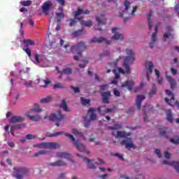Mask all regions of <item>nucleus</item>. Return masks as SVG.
<instances>
[{"label": "nucleus", "mask_w": 179, "mask_h": 179, "mask_svg": "<svg viewBox=\"0 0 179 179\" xmlns=\"http://www.w3.org/2000/svg\"><path fill=\"white\" fill-rule=\"evenodd\" d=\"M112 156H115V157H118V159H120V160H124V156H122V155H120L118 152H116L115 154H112Z\"/></svg>", "instance_id": "nucleus-51"}, {"label": "nucleus", "mask_w": 179, "mask_h": 179, "mask_svg": "<svg viewBox=\"0 0 179 179\" xmlns=\"http://www.w3.org/2000/svg\"><path fill=\"white\" fill-rule=\"evenodd\" d=\"M50 166H52V167H61L62 166H66V163L62 160H59L55 162L50 164Z\"/></svg>", "instance_id": "nucleus-27"}, {"label": "nucleus", "mask_w": 179, "mask_h": 179, "mask_svg": "<svg viewBox=\"0 0 179 179\" xmlns=\"http://www.w3.org/2000/svg\"><path fill=\"white\" fill-rule=\"evenodd\" d=\"M155 153H156V155H157L158 157H159V158L162 157V152H161L160 150L156 149Z\"/></svg>", "instance_id": "nucleus-64"}, {"label": "nucleus", "mask_w": 179, "mask_h": 179, "mask_svg": "<svg viewBox=\"0 0 179 179\" xmlns=\"http://www.w3.org/2000/svg\"><path fill=\"white\" fill-rule=\"evenodd\" d=\"M53 6H54V4L52 3V2L51 1L48 0V1H45L41 6L43 12H44V13L50 12V10H51V9H52Z\"/></svg>", "instance_id": "nucleus-9"}, {"label": "nucleus", "mask_w": 179, "mask_h": 179, "mask_svg": "<svg viewBox=\"0 0 179 179\" xmlns=\"http://www.w3.org/2000/svg\"><path fill=\"white\" fill-rule=\"evenodd\" d=\"M26 139H28L29 141H31L33 139H36V136L33 134H27L26 136Z\"/></svg>", "instance_id": "nucleus-54"}, {"label": "nucleus", "mask_w": 179, "mask_h": 179, "mask_svg": "<svg viewBox=\"0 0 179 179\" xmlns=\"http://www.w3.org/2000/svg\"><path fill=\"white\" fill-rule=\"evenodd\" d=\"M24 85L26 87H33V82L31 80L25 82Z\"/></svg>", "instance_id": "nucleus-52"}, {"label": "nucleus", "mask_w": 179, "mask_h": 179, "mask_svg": "<svg viewBox=\"0 0 179 179\" xmlns=\"http://www.w3.org/2000/svg\"><path fill=\"white\" fill-rule=\"evenodd\" d=\"M34 62L36 64H40V58L38 54L35 55Z\"/></svg>", "instance_id": "nucleus-50"}, {"label": "nucleus", "mask_w": 179, "mask_h": 179, "mask_svg": "<svg viewBox=\"0 0 179 179\" xmlns=\"http://www.w3.org/2000/svg\"><path fill=\"white\" fill-rule=\"evenodd\" d=\"M23 51L27 54L29 58H31V50L29 48H23Z\"/></svg>", "instance_id": "nucleus-46"}, {"label": "nucleus", "mask_w": 179, "mask_h": 179, "mask_svg": "<svg viewBox=\"0 0 179 179\" xmlns=\"http://www.w3.org/2000/svg\"><path fill=\"white\" fill-rule=\"evenodd\" d=\"M126 54L127 57L124 59V72L126 73H131V68L129 67V62H134L135 61V52L131 49H127L126 50Z\"/></svg>", "instance_id": "nucleus-1"}, {"label": "nucleus", "mask_w": 179, "mask_h": 179, "mask_svg": "<svg viewBox=\"0 0 179 179\" xmlns=\"http://www.w3.org/2000/svg\"><path fill=\"white\" fill-rule=\"evenodd\" d=\"M85 127L89 128L90 127V120H86V117H85Z\"/></svg>", "instance_id": "nucleus-63"}, {"label": "nucleus", "mask_w": 179, "mask_h": 179, "mask_svg": "<svg viewBox=\"0 0 179 179\" xmlns=\"http://www.w3.org/2000/svg\"><path fill=\"white\" fill-rule=\"evenodd\" d=\"M120 28H113L112 33H115V35L112 36V40H124V35L117 32H115L117 30H119Z\"/></svg>", "instance_id": "nucleus-14"}, {"label": "nucleus", "mask_w": 179, "mask_h": 179, "mask_svg": "<svg viewBox=\"0 0 179 179\" xmlns=\"http://www.w3.org/2000/svg\"><path fill=\"white\" fill-rule=\"evenodd\" d=\"M145 83H140V86L141 87H137L134 89V92L136 93L138 92H139V90H141V87H143V86H145Z\"/></svg>", "instance_id": "nucleus-55"}, {"label": "nucleus", "mask_w": 179, "mask_h": 179, "mask_svg": "<svg viewBox=\"0 0 179 179\" xmlns=\"http://www.w3.org/2000/svg\"><path fill=\"white\" fill-rule=\"evenodd\" d=\"M88 113H90V119L92 121H94L95 120H97V115H96V109L91 108L89 109Z\"/></svg>", "instance_id": "nucleus-29"}, {"label": "nucleus", "mask_w": 179, "mask_h": 179, "mask_svg": "<svg viewBox=\"0 0 179 179\" xmlns=\"http://www.w3.org/2000/svg\"><path fill=\"white\" fill-rule=\"evenodd\" d=\"M30 172V169L26 167H14L13 171V177L16 179H23L24 176H27Z\"/></svg>", "instance_id": "nucleus-3"}, {"label": "nucleus", "mask_w": 179, "mask_h": 179, "mask_svg": "<svg viewBox=\"0 0 179 179\" xmlns=\"http://www.w3.org/2000/svg\"><path fill=\"white\" fill-rule=\"evenodd\" d=\"M52 101V96H48L45 98L41 99L40 103L46 104L47 103H51Z\"/></svg>", "instance_id": "nucleus-32"}, {"label": "nucleus", "mask_w": 179, "mask_h": 179, "mask_svg": "<svg viewBox=\"0 0 179 179\" xmlns=\"http://www.w3.org/2000/svg\"><path fill=\"white\" fill-rule=\"evenodd\" d=\"M116 138H127V133L125 131H118Z\"/></svg>", "instance_id": "nucleus-39"}, {"label": "nucleus", "mask_w": 179, "mask_h": 179, "mask_svg": "<svg viewBox=\"0 0 179 179\" xmlns=\"http://www.w3.org/2000/svg\"><path fill=\"white\" fill-rule=\"evenodd\" d=\"M166 131H167V128L166 127L163 129H160L159 135H161V136H164V138H167V134H166Z\"/></svg>", "instance_id": "nucleus-41"}, {"label": "nucleus", "mask_w": 179, "mask_h": 179, "mask_svg": "<svg viewBox=\"0 0 179 179\" xmlns=\"http://www.w3.org/2000/svg\"><path fill=\"white\" fill-rule=\"evenodd\" d=\"M113 93L116 96V97H120V96H121V93L120 92V91H118V90H117V88L113 89Z\"/></svg>", "instance_id": "nucleus-57"}, {"label": "nucleus", "mask_w": 179, "mask_h": 179, "mask_svg": "<svg viewBox=\"0 0 179 179\" xmlns=\"http://www.w3.org/2000/svg\"><path fill=\"white\" fill-rule=\"evenodd\" d=\"M41 111H43V109L39 108H35L29 110L28 114H33V113H41Z\"/></svg>", "instance_id": "nucleus-37"}, {"label": "nucleus", "mask_w": 179, "mask_h": 179, "mask_svg": "<svg viewBox=\"0 0 179 179\" xmlns=\"http://www.w3.org/2000/svg\"><path fill=\"white\" fill-rule=\"evenodd\" d=\"M26 115H27V117H28V118L29 120H31V121H34L35 122H38L41 121V116H40V115L34 116V115H31L29 113H27Z\"/></svg>", "instance_id": "nucleus-26"}, {"label": "nucleus", "mask_w": 179, "mask_h": 179, "mask_svg": "<svg viewBox=\"0 0 179 179\" xmlns=\"http://www.w3.org/2000/svg\"><path fill=\"white\" fill-rule=\"evenodd\" d=\"M113 72L115 75V79H120V73H122L123 75L125 73V70L120 68V67H116L113 70Z\"/></svg>", "instance_id": "nucleus-15"}, {"label": "nucleus", "mask_w": 179, "mask_h": 179, "mask_svg": "<svg viewBox=\"0 0 179 179\" xmlns=\"http://www.w3.org/2000/svg\"><path fill=\"white\" fill-rule=\"evenodd\" d=\"M146 64L148 65V71H147L146 73V78H147V80H150V77L149 76V73H152V72H153V62H148V63H146Z\"/></svg>", "instance_id": "nucleus-21"}, {"label": "nucleus", "mask_w": 179, "mask_h": 179, "mask_svg": "<svg viewBox=\"0 0 179 179\" xmlns=\"http://www.w3.org/2000/svg\"><path fill=\"white\" fill-rule=\"evenodd\" d=\"M166 120L169 121V122H173V113H171V110H169L166 113Z\"/></svg>", "instance_id": "nucleus-34"}, {"label": "nucleus", "mask_w": 179, "mask_h": 179, "mask_svg": "<svg viewBox=\"0 0 179 179\" xmlns=\"http://www.w3.org/2000/svg\"><path fill=\"white\" fill-rule=\"evenodd\" d=\"M98 24H106V20L103 21L99 17H96Z\"/></svg>", "instance_id": "nucleus-53"}, {"label": "nucleus", "mask_w": 179, "mask_h": 179, "mask_svg": "<svg viewBox=\"0 0 179 179\" xmlns=\"http://www.w3.org/2000/svg\"><path fill=\"white\" fill-rule=\"evenodd\" d=\"M163 164H169V166H173L174 167L175 170L177 171V173H179V163L176 162H172L171 163H169V161H163Z\"/></svg>", "instance_id": "nucleus-25"}, {"label": "nucleus", "mask_w": 179, "mask_h": 179, "mask_svg": "<svg viewBox=\"0 0 179 179\" xmlns=\"http://www.w3.org/2000/svg\"><path fill=\"white\" fill-rule=\"evenodd\" d=\"M157 89H156V85L153 84L151 91L149 93L150 97H153L154 94H156Z\"/></svg>", "instance_id": "nucleus-40"}, {"label": "nucleus", "mask_w": 179, "mask_h": 179, "mask_svg": "<svg viewBox=\"0 0 179 179\" xmlns=\"http://www.w3.org/2000/svg\"><path fill=\"white\" fill-rule=\"evenodd\" d=\"M65 131H58L54 134H48V136H49L50 138H52L53 136H58L59 135H62V134H64Z\"/></svg>", "instance_id": "nucleus-45"}, {"label": "nucleus", "mask_w": 179, "mask_h": 179, "mask_svg": "<svg viewBox=\"0 0 179 179\" xmlns=\"http://www.w3.org/2000/svg\"><path fill=\"white\" fill-rule=\"evenodd\" d=\"M53 89H65V86L62 85L61 83H57L53 85Z\"/></svg>", "instance_id": "nucleus-42"}, {"label": "nucleus", "mask_w": 179, "mask_h": 179, "mask_svg": "<svg viewBox=\"0 0 179 179\" xmlns=\"http://www.w3.org/2000/svg\"><path fill=\"white\" fill-rule=\"evenodd\" d=\"M44 120H50V121L56 122L55 125L59 127L61 122L65 120V115H62L61 110H59L57 114L52 113L50 115H45Z\"/></svg>", "instance_id": "nucleus-2"}, {"label": "nucleus", "mask_w": 179, "mask_h": 179, "mask_svg": "<svg viewBox=\"0 0 179 179\" xmlns=\"http://www.w3.org/2000/svg\"><path fill=\"white\" fill-rule=\"evenodd\" d=\"M101 108H104V106H100L97 108L98 112L101 115H105V114H108V113H113L114 111V108H107L105 110H101Z\"/></svg>", "instance_id": "nucleus-22"}, {"label": "nucleus", "mask_w": 179, "mask_h": 179, "mask_svg": "<svg viewBox=\"0 0 179 179\" xmlns=\"http://www.w3.org/2000/svg\"><path fill=\"white\" fill-rule=\"evenodd\" d=\"M60 108H63L64 111H68V106L66 105V100H62V103L60 104Z\"/></svg>", "instance_id": "nucleus-38"}, {"label": "nucleus", "mask_w": 179, "mask_h": 179, "mask_svg": "<svg viewBox=\"0 0 179 179\" xmlns=\"http://www.w3.org/2000/svg\"><path fill=\"white\" fill-rule=\"evenodd\" d=\"M145 99H146V96H145V95L137 96L136 103L138 110H141V107L142 106V101H143Z\"/></svg>", "instance_id": "nucleus-19"}, {"label": "nucleus", "mask_w": 179, "mask_h": 179, "mask_svg": "<svg viewBox=\"0 0 179 179\" xmlns=\"http://www.w3.org/2000/svg\"><path fill=\"white\" fill-rule=\"evenodd\" d=\"M24 121V117L22 116H13L9 120V122L12 124H15L16 122H23Z\"/></svg>", "instance_id": "nucleus-18"}, {"label": "nucleus", "mask_w": 179, "mask_h": 179, "mask_svg": "<svg viewBox=\"0 0 179 179\" xmlns=\"http://www.w3.org/2000/svg\"><path fill=\"white\" fill-rule=\"evenodd\" d=\"M24 47H29V45H34V41L31 39H24L22 41Z\"/></svg>", "instance_id": "nucleus-33"}, {"label": "nucleus", "mask_w": 179, "mask_h": 179, "mask_svg": "<svg viewBox=\"0 0 179 179\" xmlns=\"http://www.w3.org/2000/svg\"><path fill=\"white\" fill-rule=\"evenodd\" d=\"M64 135L65 136H67L68 138H69L71 141H72V142H75V137L72 134H64Z\"/></svg>", "instance_id": "nucleus-59"}, {"label": "nucleus", "mask_w": 179, "mask_h": 179, "mask_svg": "<svg viewBox=\"0 0 179 179\" xmlns=\"http://www.w3.org/2000/svg\"><path fill=\"white\" fill-rule=\"evenodd\" d=\"M90 43H98L99 44H101V43H105V44L108 45L110 44V41L103 37H100V38L94 37L90 41Z\"/></svg>", "instance_id": "nucleus-13"}, {"label": "nucleus", "mask_w": 179, "mask_h": 179, "mask_svg": "<svg viewBox=\"0 0 179 179\" xmlns=\"http://www.w3.org/2000/svg\"><path fill=\"white\" fill-rule=\"evenodd\" d=\"M166 30L168 32L164 34V38H171L173 40V38H174V34L170 33V31H173V28L169 26L166 27Z\"/></svg>", "instance_id": "nucleus-23"}, {"label": "nucleus", "mask_w": 179, "mask_h": 179, "mask_svg": "<svg viewBox=\"0 0 179 179\" xmlns=\"http://www.w3.org/2000/svg\"><path fill=\"white\" fill-rule=\"evenodd\" d=\"M101 96L102 97L103 103H105V104H108L110 101H108L110 97H111V92H103L100 91Z\"/></svg>", "instance_id": "nucleus-10"}, {"label": "nucleus", "mask_w": 179, "mask_h": 179, "mask_svg": "<svg viewBox=\"0 0 179 179\" xmlns=\"http://www.w3.org/2000/svg\"><path fill=\"white\" fill-rule=\"evenodd\" d=\"M153 16V11L150 10L148 15H147L148 22V29L150 30L153 26V22H152V17Z\"/></svg>", "instance_id": "nucleus-28"}, {"label": "nucleus", "mask_w": 179, "mask_h": 179, "mask_svg": "<svg viewBox=\"0 0 179 179\" xmlns=\"http://www.w3.org/2000/svg\"><path fill=\"white\" fill-rule=\"evenodd\" d=\"M171 142H172V143H175V145H179V138H171Z\"/></svg>", "instance_id": "nucleus-61"}, {"label": "nucleus", "mask_w": 179, "mask_h": 179, "mask_svg": "<svg viewBox=\"0 0 179 179\" xmlns=\"http://www.w3.org/2000/svg\"><path fill=\"white\" fill-rule=\"evenodd\" d=\"M120 145L125 146L126 149L131 150V149H136V145L132 143V139L131 138H127L126 140H123L120 142Z\"/></svg>", "instance_id": "nucleus-7"}, {"label": "nucleus", "mask_w": 179, "mask_h": 179, "mask_svg": "<svg viewBox=\"0 0 179 179\" xmlns=\"http://www.w3.org/2000/svg\"><path fill=\"white\" fill-rule=\"evenodd\" d=\"M90 10H83L82 9H80V8H78L77 9V10L75 12V14H74V17H77V16H80V15H90Z\"/></svg>", "instance_id": "nucleus-20"}, {"label": "nucleus", "mask_w": 179, "mask_h": 179, "mask_svg": "<svg viewBox=\"0 0 179 179\" xmlns=\"http://www.w3.org/2000/svg\"><path fill=\"white\" fill-rule=\"evenodd\" d=\"M100 90H108V85H102L99 86Z\"/></svg>", "instance_id": "nucleus-60"}, {"label": "nucleus", "mask_w": 179, "mask_h": 179, "mask_svg": "<svg viewBox=\"0 0 179 179\" xmlns=\"http://www.w3.org/2000/svg\"><path fill=\"white\" fill-rule=\"evenodd\" d=\"M72 132L73 134V135L78 136H83V133L82 132H79V131H78V129H72Z\"/></svg>", "instance_id": "nucleus-44"}, {"label": "nucleus", "mask_w": 179, "mask_h": 179, "mask_svg": "<svg viewBox=\"0 0 179 179\" xmlns=\"http://www.w3.org/2000/svg\"><path fill=\"white\" fill-rule=\"evenodd\" d=\"M84 34H86V31H85V29H79L73 32L72 36L73 37H78L79 36H83Z\"/></svg>", "instance_id": "nucleus-30"}, {"label": "nucleus", "mask_w": 179, "mask_h": 179, "mask_svg": "<svg viewBox=\"0 0 179 179\" xmlns=\"http://www.w3.org/2000/svg\"><path fill=\"white\" fill-rule=\"evenodd\" d=\"M70 87H71V89H73V90L74 91V93H80V90H79V88H78L76 87L71 86Z\"/></svg>", "instance_id": "nucleus-62"}, {"label": "nucleus", "mask_w": 179, "mask_h": 179, "mask_svg": "<svg viewBox=\"0 0 179 179\" xmlns=\"http://www.w3.org/2000/svg\"><path fill=\"white\" fill-rule=\"evenodd\" d=\"M121 128H122V125L121 124H115L113 126H110L108 127V129H110V130H118V129H121Z\"/></svg>", "instance_id": "nucleus-35"}, {"label": "nucleus", "mask_w": 179, "mask_h": 179, "mask_svg": "<svg viewBox=\"0 0 179 179\" xmlns=\"http://www.w3.org/2000/svg\"><path fill=\"white\" fill-rule=\"evenodd\" d=\"M21 5L22 6H30V5H31V1H23L20 2Z\"/></svg>", "instance_id": "nucleus-47"}, {"label": "nucleus", "mask_w": 179, "mask_h": 179, "mask_svg": "<svg viewBox=\"0 0 179 179\" xmlns=\"http://www.w3.org/2000/svg\"><path fill=\"white\" fill-rule=\"evenodd\" d=\"M124 10H123V13H128V17H134V13L136 12L138 10V7L135 6L133 7V10H129V8H131V2L128 1L127 0L124 1Z\"/></svg>", "instance_id": "nucleus-5"}, {"label": "nucleus", "mask_w": 179, "mask_h": 179, "mask_svg": "<svg viewBox=\"0 0 179 179\" xmlns=\"http://www.w3.org/2000/svg\"><path fill=\"white\" fill-rule=\"evenodd\" d=\"M86 48H87V45L85 42H80L77 45L72 46L71 51L73 54H77L78 57H82V52L85 51Z\"/></svg>", "instance_id": "nucleus-4"}, {"label": "nucleus", "mask_w": 179, "mask_h": 179, "mask_svg": "<svg viewBox=\"0 0 179 179\" xmlns=\"http://www.w3.org/2000/svg\"><path fill=\"white\" fill-rule=\"evenodd\" d=\"M80 100L83 106H87L90 104V99H83V97H81Z\"/></svg>", "instance_id": "nucleus-43"}, {"label": "nucleus", "mask_w": 179, "mask_h": 179, "mask_svg": "<svg viewBox=\"0 0 179 179\" xmlns=\"http://www.w3.org/2000/svg\"><path fill=\"white\" fill-rule=\"evenodd\" d=\"M34 148H40L41 149H57L59 148V144L57 143H42L34 145Z\"/></svg>", "instance_id": "nucleus-6"}, {"label": "nucleus", "mask_w": 179, "mask_h": 179, "mask_svg": "<svg viewBox=\"0 0 179 179\" xmlns=\"http://www.w3.org/2000/svg\"><path fill=\"white\" fill-rule=\"evenodd\" d=\"M57 157L59 159H66L67 160H69V159H71V154L64 152H57Z\"/></svg>", "instance_id": "nucleus-24"}, {"label": "nucleus", "mask_w": 179, "mask_h": 179, "mask_svg": "<svg viewBox=\"0 0 179 179\" xmlns=\"http://www.w3.org/2000/svg\"><path fill=\"white\" fill-rule=\"evenodd\" d=\"M165 76L168 82H169L171 85V89H174L177 86V83H176V80H174L171 76L167 75V72L165 73Z\"/></svg>", "instance_id": "nucleus-17"}, {"label": "nucleus", "mask_w": 179, "mask_h": 179, "mask_svg": "<svg viewBox=\"0 0 179 179\" xmlns=\"http://www.w3.org/2000/svg\"><path fill=\"white\" fill-rule=\"evenodd\" d=\"M78 22H80L81 26H85V27H92L93 26V22L92 20H83V17L78 18Z\"/></svg>", "instance_id": "nucleus-16"}, {"label": "nucleus", "mask_w": 179, "mask_h": 179, "mask_svg": "<svg viewBox=\"0 0 179 179\" xmlns=\"http://www.w3.org/2000/svg\"><path fill=\"white\" fill-rule=\"evenodd\" d=\"M14 131H16V129H20V128H22V127H24L23 124H16V125H13V126H11Z\"/></svg>", "instance_id": "nucleus-58"}, {"label": "nucleus", "mask_w": 179, "mask_h": 179, "mask_svg": "<svg viewBox=\"0 0 179 179\" xmlns=\"http://www.w3.org/2000/svg\"><path fill=\"white\" fill-rule=\"evenodd\" d=\"M47 153H48V152L47 150H39L38 152H36L34 154V157H38V156H42L43 155H47Z\"/></svg>", "instance_id": "nucleus-36"}, {"label": "nucleus", "mask_w": 179, "mask_h": 179, "mask_svg": "<svg viewBox=\"0 0 179 179\" xmlns=\"http://www.w3.org/2000/svg\"><path fill=\"white\" fill-rule=\"evenodd\" d=\"M72 72V69L66 68L64 69L62 71H59V75H71Z\"/></svg>", "instance_id": "nucleus-31"}, {"label": "nucleus", "mask_w": 179, "mask_h": 179, "mask_svg": "<svg viewBox=\"0 0 179 179\" xmlns=\"http://www.w3.org/2000/svg\"><path fill=\"white\" fill-rule=\"evenodd\" d=\"M78 18L75 17V19H70V24L69 26L72 27V26H75L78 23Z\"/></svg>", "instance_id": "nucleus-48"}, {"label": "nucleus", "mask_w": 179, "mask_h": 179, "mask_svg": "<svg viewBox=\"0 0 179 179\" xmlns=\"http://www.w3.org/2000/svg\"><path fill=\"white\" fill-rule=\"evenodd\" d=\"M78 157H82L83 162H85V163H88L87 164V169H90L91 170H94L96 169V165L94 164H92V162H93V159H88L86 157H82L80 154H76Z\"/></svg>", "instance_id": "nucleus-11"}, {"label": "nucleus", "mask_w": 179, "mask_h": 179, "mask_svg": "<svg viewBox=\"0 0 179 179\" xmlns=\"http://www.w3.org/2000/svg\"><path fill=\"white\" fill-rule=\"evenodd\" d=\"M74 145L76 149L79 150V152H84V153H86L87 155H90V151L86 149V147L85 146V145L80 143L79 140L76 141L74 142Z\"/></svg>", "instance_id": "nucleus-8"}, {"label": "nucleus", "mask_w": 179, "mask_h": 179, "mask_svg": "<svg viewBox=\"0 0 179 179\" xmlns=\"http://www.w3.org/2000/svg\"><path fill=\"white\" fill-rule=\"evenodd\" d=\"M134 85H135V83L134 82V80H127L122 84V88L126 87V89H127V90H129L131 92V90H132V89H134Z\"/></svg>", "instance_id": "nucleus-12"}, {"label": "nucleus", "mask_w": 179, "mask_h": 179, "mask_svg": "<svg viewBox=\"0 0 179 179\" xmlns=\"http://www.w3.org/2000/svg\"><path fill=\"white\" fill-rule=\"evenodd\" d=\"M88 62H89L87 61V59H85L83 60V64H79V68H81V69L85 68L86 65H87Z\"/></svg>", "instance_id": "nucleus-49"}, {"label": "nucleus", "mask_w": 179, "mask_h": 179, "mask_svg": "<svg viewBox=\"0 0 179 179\" xmlns=\"http://www.w3.org/2000/svg\"><path fill=\"white\" fill-rule=\"evenodd\" d=\"M42 82H43L45 85L41 86L44 88L47 87V85H50V83H51V81H50L49 80H43Z\"/></svg>", "instance_id": "nucleus-56"}]
</instances>
